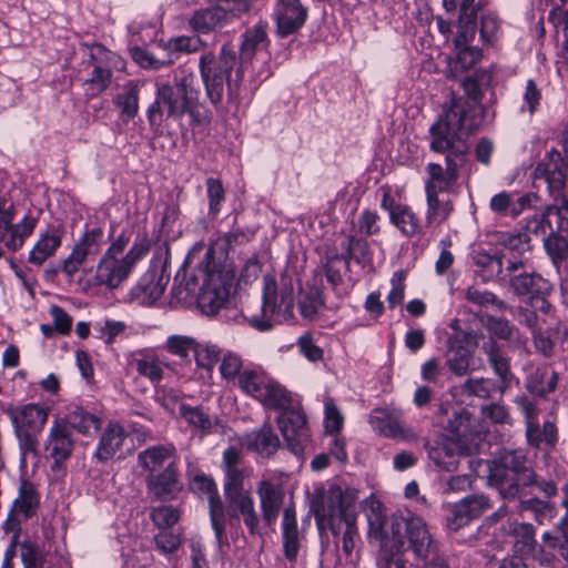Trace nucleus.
Instances as JSON below:
<instances>
[{"label":"nucleus","mask_w":568,"mask_h":568,"mask_svg":"<svg viewBox=\"0 0 568 568\" xmlns=\"http://www.w3.org/2000/svg\"><path fill=\"white\" fill-rule=\"evenodd\" d=\"M302 535L300 532L295 507L288 505L283 510L282 517V542L285 558L294 562L301 547Z\"/></svg>","instance_id":"obj_26"},{"label":"nucleus","mask_w":568,"mask_h":568,"mask_svg":"<svg viewBox=\"0 0 568 568\" xmlns=\"http://www.w3.org/2000/svg\"><path fill=\"white\" fill-rule=\"evenodd\" d=\"M523 104L520 106V111L528 112L529 115H532L541 101V91L538 89L536 82L529 79L526 82L525 90L523 93Z\"/></svg>","instance_id":"obj_62"},{"label":"nucleus","mask_w":568,"mask_h":568,"mask_svg":"<svg viewBox=\"0 0 568 568\" xmlns=\"http://www.w3.org/2000/svg\"><path fill=\"white\" fill-rule=\"evenodd\" d=\"M390 223L406 237H413L422 233L419 217L405 204H398L392 216Z\"/></svg>","instance_id":"obj_40"},{"label":"nucleus","mask_w":568,"mask_h":568,"mask_svg":"<svg viewBox=\"0 0 568 568\" xmlns=\"http://www.w3.org/2000/svg\"><path fill=\"white\" fill-rule=\"evenodd\" d=\"M507 258H514V256H508V254L505 252L495 255H490L485 252H477L473 256V261L476 266L481 270H488L491 274H496L500 282L501 276L505 273Z\"/></svg>","instance_id":"obj_45"},{"label":"nucleus","mask_w":568,"mask_h":568,"mask_svg":"<svg viewBox=\"0 0 568 568\" xmlns=\"http://www.w3.org/2000/svg\"><path fill=\"white\" fill-rule=\"evenodd\" d=\"M223 349L213 344H199L194 348V357L197 366L211 371L220 361Z\"/></svg>","instance_id":"obj_53"},{"label":"nucleus","mask_w":568,"mask_h":568,"mask_svg":"<svg viewBox=\"0 0 568 568\" xmlns=\"http://www.w3.org/2000/svg\"><path fill=\"white\" fill-rule=\"evenodd\" d=\"M220 361L221 376L227 382L235 379L239 382L241 373L243 372V359L241 355L232 351H223Z\"/></svg>","instance_id":"obj_52"},{"label":"nucleus","mask_w":568,"mask_h":568,"mask_svg":"<svg viewBox=\"0 0 568 568\" xmlns=\"http://www.w3.org/2000/svg\"><path fill=\"white\" fill-rule=\"evenodd\" d=\"M558 382V374L547 367L532 371L526 379V388L540 397L555 390Z\"/></svg>","instance_id":"obj_41"},{"label":"nucleus","mask_w":568,"mask_h":568,"mask_svg":"<svg viewBox=\"0 0 568 568\" xmlns=\"http://www.w3.org/2000/svg\"><path fill=\"white\" fill-rule=\"evenodd\" d=\"M149 250V240L143 236L133 243L124 256L103 255L97 265L95 284L110 290L118 288L129 277L134 265L148 254Z\"/></svg>","instance_id":"obj_7"},{"label":"nucleus","mask_w":568,"mask_h":568,"mask_svg":"<svg viewBox=\"0 0 568 568\" xmlns=\"http://www.w3.org/2000/svg\"><path fill=\"white\" fill-rule=\"evenodd\" d=\"M104 244V232L101 227L85 231L75 242L69 256L61 262L60 271L68 277H73L87 260L94 258L102 251Z\"/></svg>","instance_id":"obj_12"},{"label":"nucleus","mask_w":568,"mask_h":568,"mask_svg":"<svg viewBox=\"0 0 568 568\" xmlns=\"http://www.w3.org/2000/svg\"><path fill=\"white\" fill-rule=\"evenodd\" d=\"M274 17L278 34L285 37L304 26L307 19V8L302 4L301 0H277Z\"/></svg>","instance_id":"obj_19"},{"label":"nucleus","mask_w":568,"mask_h":568,"mask_svg":"<svg viewBox=\"0 0 568 568\" xmlns=\"http://www.w3.org/2000/svg\"><path fill=\"white\" fill-rule=\"evenodd\" d=\"M225 503L223 535L221 538L215 537L219 546L227 544L226 528L237 527L240 521H243L251 535L260 532V516L251 493L226 497Z\"/></svg>","instance_id":"obj_10"},{"label":"nucleus","mask_w":568,"mask_h":568,"mask_svg":"<svg viewBox=\"0 0 568 568\" xmlns=\"http://www.w3.org/2000/svg\"><path fill=\"white\" fill-rule=\"evenodd\" d=\"M245 473L240 468L226 469L224 481V497L251 493L244 488Z\"/></svg>","instance_id":"obj_57"},{"label":"nucleus","mask_w":568,"mask_h":568,"mask_svg":"<svg viewBox=\"0 0 568 568\" xmlns=\"http://www.w3.org/2000/svg\"><path fill=\"white\" fill-rule=\"evenodd\" d=\"M266 27L265 22H258L243 33L240 48V64L236 69V82L242 81L245 65L253 60L255 53L267 47Z\"/></svg>","instance_id":"obj_22"},{"label":"nucleus","mask_w":568,"mask_h":568,"mask_svg":"<svg viewBox=\"0 0 568 568\" xmlns=\"http://www.w3.org/2000/svg\"><path fill=\"white\" fill-rule=\"evenodd\" d=\"M248 8L246 0L239 1L236 9L227 0L221 6L196 11L190 19V26L197 33H209L222 27L230 18L246 12Z\"/></svg>","instance_id":"obj_13"},{"label":"nucleus","mask_w":568,"mask_h":568,"mask_svg":"<svg viewBox=\"0 0 568 568\" xmlns=\"http://www.w3.org/2000/svg\"><path fill=\"white\" fill-rule=\"evenodd\" d=\"M7 414L19 442L21 462L24 463L28 455L37 454L38 435L48 420L49 412L38 404H27L10 407Z\"/></svg>","instance_id":"obj_6"},{"label":"nucleus","mask_w":568,"mask_h":568,"mask_svg":"<svg viewBox=\"0 0 568 568\" xmlns=\"http://www.w3.org/2000/svg\"><path fill=\"white\" fill-rule=\"evenodd\" d=\"M341 247L346 260L355 258L357 262L371 260L369 245L364 239L346 235L341 243Z\"/></svg>","instance_id":"obj_46"},{"label":"nucleus","mask_w":568,"mask_h":568,"mask_svg":"<svg viewBox=\"0 0 568 568\" xmlns=\"http://www.w3.org/2000/svg\"><path fill=\"white\" fill-rule=\"evenodd\" d=\"M193 491L205 495L209 503V515L215 537L221 538L223 535V525L225 521L224 504L217 491L214 480L201 473L195 475L190 481Z\"/></svg>","instance_id":"obj_14"},{"label":"nucleus","mask_w":568,"mask_h":568,"mask_svg":"<svg viewBox=\"0 0 568 568\" xmlns=\"http://www.w3.org/2000/svg\"><path fill=\"white\" fill-rule=\"evenodd\" d=\"M506 386H498L494 379L490 378H468L464 384V389L476 397L487 399L496 392H503Z\"/></svg>","instance_id":"obj_48"},{"label":"nucleus","mask_w":568,"mask_h":568,"mask_svg":"<svg viewBox=\"0 0 568 568\" xmlns=\"http://www.w3.org/2000/svg\"><path fill=\"white\" fill-rule=\"evenodd\" d=\"M341 497V487L331 486L327 490H316L315 497L311 504V513L315 517L316 526L320 531L325 528L327 519L341 520V510L337 503Z\"/></svg>","instance_id":"obj_21"},{"label":"nucleus","mask_w":568,"mask_h":568,"mask_svg":"<svg viewBox=\"0 0 568 568\" xmlns=\"http://www.w3.org/2000/svg\"><path fill=\"white\" fill-rule=\"evenodd\" d=\"M542 242L554 264H559L568 257V240L558 232L552 231Z\"/></svg>","instance_id":"obj_49"},{"label":"nucleus","mask_w":568,"mask_h":568,"mask_svg":"<svg viewBox=\"0 0 568 568\" xmlns=\"http://www.w3.org/2000/svg\"><path fill=\"white\" fill-rule=\"evenodd\" d=\"M489 483L503 499L520 498L523 489L536 483V473L529 465L527 453L524 449L504 452L490 467Z\"/></svg>","instance_id":"obj_4"},{"label":"nucleus","mask_w":568,"mask_h":568,"mask_svg":"<svg viewBox=\"0 0 568 568\" xmlns=\"http://www.w3.org/2000/svg\"><path fill=\"white\" fill-rule=\"evenodd\" d=\"M405 271L398 270L393 273L390 278L392 288L387 295V303L389 308H395L403 303L405 296Z\"/></svg>","instance_id":"obj_60"},{"label":"nucleus","mask_w":568,"mask_h":568,"mask_svg":"<svg viewBox=\"0 0 568 568\" xmlns=\"http://www.w3.org/2000/svg\"><path fill=\"white\" fill-rule=\"evenodd\" d=\"M156 549L163 554L175 552L182 542L181 534L170 529H160L159 534L154 536Z\"/></svg>","instance_id":"obj_56"},{"label":"nucleus","mask_w":568,"mask_h":568,"mask_svg":"<svg viewBox=\"0 0 568 568\" xmlns=\"http://www.w3.org/2000/svg\"><path fill=\"white\" fill-rule=\"evenodd\" d=\"M367 520L369 538L379 541L376 557L378 568H406L403 558L405 536L416 558L427 560L436 555V546L423 518L393 515L386 519L382 504L372 500Z\"/></svg>","instance_id":"obj_1"},{"label":"nucleus","mask_w":568,"mask_h":568,"mask_svg":"<svg viewBox=\"0 0 568 568\" xmlns=\"http://www.w3.org/2000/svg\"><path fill=\"white\" fill-rule=\"evenodd\" d=\"M205 185L209 203V216L214 219L220 214L222 210V204L225 200V190L222 182L214 178H207Z\"/></svg>","instance_id":"obj_47"},{"label":"nucleus","mask_w":568,"mask_h":568,"mask_svg":"<svg viewBox=\"0 0 568 568\" xmlns=\"http://www.w3.org/2000/svg\"><path fill=\"white\" fill-rule=\"evenodd\" d=\"M527 444L537 449H552L558 442V429L555 423L547 420L542 426L537 423H530L526 427Z\"/></svg>","instance_id":"obj_32"},{"label":"nucleus","mask_w":568,"mask_h":568,"mask_svg":"<svg viewBox=\"0 0 568 568\" xmlns=\"http://www.w3.org/2000/svg\"><path fill=\"white\" fill-rule=\"evenodd\" d=\"M38 220L31 215H26L22 221L13 225L11 237L7 242V247L11 251L19 250L27 237H29L37 226Z\"/></svg>","instance_id":"obj_50"},{"label":"nucleus","mask_w":568,"mask_h":568,"mask_svg":"<svg viewBox=\"0 0 568 568\" xmlns=\"http://www.w3.org/2000/svg\"><path fill=\"white\" fill-rule=\"evenodd\" d=\"M176 463V449L173 445H155L138 454V465L151 475L164 469L166 465Z\"/></svg>","instance_id":"obj_27"},{"label":"nucleus","mask_w":568,"mask_h":568,"mask_svg":"<svg viewBox=\"0 0 568 568\" xmlns=\"http://www.w3.org/2000/svg\"><path fill=\"white\" fill-rule=\"evenodd\" d=\"M74 442L71 437V430L67 423L54 420L50 427L49 435L45 442V450L49 457L53 460L51 466L52 470H59L62 465L68 460L73 452Z\"/></svg>","instance_id":"obj_16"},{"label":"nucleus","mask_w":568,"mask_h":568,"mask_svg":"<svg viewBox=\"0 0 568 568\" xmlns=\"http://www.w3.org/2000/svg\"><path fill=\"white\" fill-rule=\"evenodd\" d=\"M151 519L160 529H169L180 519V511L172 506H159L152 509Z\"/></svg>","instance_id":"obj_58"},{"label":"nucleus","mask_w":568,"mask_h":568,"mask_svg":"<svg viewBox=\"0 0 568 568\" xmlns=\"http://www.w3.org/2000/svg\"><path fill=\"white\" fill-rule=\"evenodd\" d=\"M196 342L185 335H172L166 341V348L170 353L186 358L191 352L194 353Z\"/></svg>","instance_id":"obj_61"},{"label":"nucleus","mask_w":568,"mask_h":568,"mask_svg":"<svg viewBox=\"0 0 568 568\" xmlns=\"http://www.w3.org/2000/svg\"><path fill=\"white\" fill-rule=\"evenodd\" d=\"M245 440L250 449L267 457L280 447V439L270 425H263L260 429L248 433Z\"/></svg>","instance_id":"obj_36"},{"label":"nucleus","mask_w":568,"mask_h":568,"mask_svg":"<svg viewBox=\"0 0 568 568\" xmlns=\"http://www.w3.org/2000/svg\"><path fill=\"white\" fill-rule=\"evenodd\" d=\"M230 290L221 273H209L197 296V306L206 315H215L227 302Z\"/></svg>","instance_id":"obj_17"},{"label":"nucleus","mask_w":568,"mask_h":568,"mask_svg":"<svg viewBox=\"0 0 568 568\" xmlns=\"http://www.w3.org/2000/svg\"><path fill=\"white\" fill-rule=\"evenodd\" d=\"M519 499L517 505V510L519 513L530 511L534 514L535 519L542 524L545 520L552 518V507L551 505L539 498H529L523 499V496Z\"/></svg>","instance_id":"obj_51"},{"label":"nucleus","mask_w":568,"mask_h":568,"mask_svg":"<svg viewBox=\"0 0 568 568\" xmlns=\"http://www.w3.org/2000/svg\"><path fill=\"white\" fill-rule=\"evenodd\" d=\"M139 94V84L134 81H128L113 98V103L120 110V118L123 122L131 121L138 114Z\"/></svg>","instance_id":"obj_33"},{"label":"nucleus","mask_w":568,"mask_h":568,"mask_svg":"<svg viewBox=\"0 0 568 568\" xmlns=\"http://www.w3.org/2000/svg\"><path fill=\"white\" fill-rule=\"evenodd\" d=\"M369 424L375 432L385 437L406 442L418 438L416 432L400 420L399 413L396 410L376 408L369 416Z\"/></svg>","instance_id":"obj_15"},{"label":"nucleus","mask_w":568,"mask_h":568,"mask_svg":"<svg viewBox=\"0 0 568 568\" xmlns=\"http://www.w3.org/2000/svg\"><path fill=\"white\" fill-rule=\"evenodd\" d=\"M487 329L497 338L507 341L510 347L518 349L526 347L527 338L521 335L518 327L504 317L488 316Z\"/></svg>","instance_id":"obj_34"},{"label":"nucleus","mask_w":568,"mask_h":568,"mask_svg":"<svg viewBox=\"0 0 568 568\" xmlns=\"http://www.w3.org/2000/svg\"><path fill=\"white\" fill-rule=\"evenodd\" d=\"M179 477L176 463L170 462V465H166L164 469L145 477L146 488L155 499L173 498L181 489Z\"/></svg>","instance_id":"obj_20"},{"label":"nucleus","mask_w":568,"mask_h":568,"mask_svg":"<svg viewBox=\"0 0 568 568\" xmlns=\"http://www.w3.org/2000/svg\"><path fill=\"white\" fill-rule=\"evenodd\" d=\"M60 420L67 423L69 429L73 428L82 435H93L101 427V419L97 415L79 406L71 409L65 417Z\"/></svg>","instance_id":"obj_38"},{"label":"nucleus","mask_w":568,"mask_h":568,"mask_svg":"<svg viewBox=\"0 0 568 568\" xmlns=\"http://www.w3.org/2000/svg\"><path fill=\"white\" fill-rule=\"evenodd\" d=\"M132 365H134L139 375L148 378L151 383L158 384L163 378V367L166 364L153 352L139 351L132 355Z\"/></svg>","instance_id":"obj_30"},{"label":"nucleus","mask_w":568,"mask_h":568,"mask_svg":"<svg viewBox=\"0 0 568 568\" xmlns=\"http://www.w3.org/2000/svg\"><path fill=\"white\" fill-rule=\"evenodd\" d=\"M501 283L508 285L517 297L530 298L535 294H550L552 285L535 271H528L527 260L518 256L507 258Z\"/></svg>","instance_id":"obj_8"},{"label":"nucleus","mask_w":568,"mask_h":568,"mask_svg":"<svg viewBox=\"0 0 568 568\" xmlns=\"http://www.w3.org/2000/svg\"><path fill=\"white\" fill-rule=\"evenodd\" d=\"M179 414L187 424L207 432L212 428V420L201 407H191L185 404L179 406Z\"/></svg>","instance_id":"obj_54"},{"label":"nucleus","mask_w":568,"mask_h":568,"mask_svg":"<svg viewBox=\"0 0 568 568\" xmlns=\"http://www.w3.org/2000/svg\"><path fill=\"white\" fill-rule=\"evenodd\" d=\"M429 459L442 470H455L458 464V456L462 445L450 438H444L434 446L426 445Z\"/></svg>","instance_id":"obj_28"},{"label":"nucleus","mask_w":568,"mask_h":568,"mask_svg":"<svg viewBox=\"0 0 568 568\" xmlns=\"http://www.w3.org/2000/svg\"><path fill=\"white\" fill-rule=\"evenodd\" d=\"M500 244L505 250L521 255L530 248V236L527 233L506 234Z\"/></svg>","instance_id":"obj_64"},{"label":"nucleus","mask_w":568,"mask_h":568,"mask_svg":"<svg viewBox=\"0 0 568 568\" xmlns=\"http://www.w3.org/2000/svg\"><path fill=\"white\" fill-rule=\"evenodd\" d=\"M240 62L232 47L224 44L220 53L204 52L199 60V70L205 88V94L211 104L217 106L224 97L227 83V95L233 99V88L230 82L232 71L237 69Z\"/></svg>","instance_id":"obj_5"},{"label":"nucleus","mask_w":568,"mask_h":568,"mask_svg":"<svg viewBox=\"0 0 568 568\" xmlns=\"http://www.w3.org/2000/svg\"><path fill=\"white\" fill-rule=\"evenodd\" d=\"M481 351L494 373L499 377L503 385L507 386L511 377L509 359L504 355L500 345L493 338L484 342Z\"/></svg>","instance_id":"obj_37"},{"label":"nucleus","mask_w":568,"mask_h":568,"mask_svg":"<svg viewBox=\"0 0 568 568\" xmlns=\"http://www.w3.org/2000/svg\"><path fill=\"white\" fill-rule=\"evenodd\" d=\"M171 87L185 100L193 109L200 97L196 77L191 68L179 67L173 71Z\"/></svg>","instance_id":"obj_31"},{"label":"nucleus","mask_w":568,"mask_h":568,"mask_svg":"<svg viewBox=\"0 0 568 568\" xmlns=\"http://www.w3.org/2000/svg\"><path fill=\"white\" fill-rule=\"evenodd\" d=\"M237 385L244 394L258 400L264 407L281 410L277 425L287 447L293 453L303 450L310 437L306 417L301 410L290 408L287 390L258 368L243 369Z\"/></svg>","instance_id":"obj_3"},{"label":"nucleus","mask_w":568,"mask_h":568,"mask_svg":"<svg viewBox=\"0 0 568 568\" xmlns=\"http://www.w3.org/2000/svg\"><path fill=\"white\" fill-rule=\"evenodd\" d=\"M554 214L561 219V209H558V205H547L541 213L527 219L524 233L541 237L544 241L554 231L549 220Z\"/></svg>","instance_id":"obj_42"},{"label":"nucleus","mask_w":568,"mask_h":568,"mask_svg":"<svg viewBox=\"0 0 568 568\" xmlns=\"http://www.w3.org/2000/svg\"><path fill=\"white\" fill-rule=\"evenodd\" d=\"M187 112L192 113V108L168 81L158 85L155 100L148 109V120L151 126H160L164 120H179Z\"/></svg>","instance_id":"obj_11"},{"label":"nucleus","mask_w":568,"mask_h":568,"mask_svg":"<svg viewBox=\"0 0 568 568\" xmlns=\"http://www.w3.org/2000/svg\"><path fill=\"white\" fill-rule=\"evenodd\" d=\"M469 109L468 99L453 97L445 114L430 126V149L438 153L448 152V154L445 169L437 163L427 164L425 192L444 193L456 184L459 178V168L464 164L468 152V145L460 141L459 133L463 130H470V124L467 123Z\"/></svg>","instance_id":"obj_2"},{"label":"nucleus","mask_w":568,"mask_h":568,"mask_svg":"<svg viewBox=\"0 0 568 568\" xmlns=\"http://www.w3.org/2000/svg\"><path fill=\"white\" fill-rule=\"evenodd\" d=\"M459 48L457 58L449 62L447 77H457L458 73L468 70L481 59V51L477 47L463 45Z\"/></svg>","instance_id":"obj_43"},{"label":"nucleus","mask_w":568,"mask_h":568,"mask_svg":"<svg viewBox=\"0 0 568 568\" xmlns=\"http://www.w3.org/2000/svg\"><path fill=\"white\" fill-rule=\"evenodd\" d=\"M124 438L123 427L116 423H109L100 437L94 457L101 463L110 460L122 447Z\"/></svg>","instance_id":"obj_29"},{"label":"nucleus","mask_w":568,"mask_h":568,"mask_svg":"<svg viewBox=\"0 0 568 568\" xmlns=\"http://www.w3.org/2000/svg\"><path fill=\"white\" fill-rule=\"evenodd\" d=\"M64 229L58 224L48 225L39 233V237L29 253L28 261L41 266L48 258L53 256L62 244Z\"/></svg>","instance_id":"obj_24"},{"label":"nucleus","mask_w":568,"mask_h":568,"mask_svg":"<svg viewBox=\"0 0 568 568\" xmlns=\"http://www.w3.org/2000/svg\"><path fill=\"white\" fill-rule=\"evenodd\" d=\"M206 43L200 37L180 36L168 41L166 48L171 53H193L203 50Z\"/></svg>","instance_id":"obj_55"},{"label":"nucleus","mask_w":568,"mask_h":568,"mask_svg":"<svg viewBox=\"0 0 568 568\" xmlns=\"http://www.w3.org/2000/svg\"><path fill=\"white\" fill-rule=\"evenodd\" d=\"M90 58L93 70L87 83L91 87L93 94H99L111 84L112 71L110 64L116 59V55L104 47L97 44L91 48Z\"/></svg>","instance_id":"obj_18"},{"label":"nucleus","mask_w":568,"mask_h":568,"mask_svg":"<svg viewBox=\"0 0 568 568\" xmlns=\"http://www.w3.org/2000/svg\"><path fill=\"white\" fill-rule=\"evenodd\" d=\"M471 353L466 347L450 346L447 352L446 364L456 376H465L471 371Z\"/></svg>","instance_id":"obj_44"},{"label":"nucleus","mask_w":568,"mask_h":568,"mask_svg":"<svg viewBox=\"0 0 568 568\" xmlns=\"http://www.w3.org/2000/svg\"><path fill=\"white\" fill-rule=\"evenodd\" d=\"M438 192H426V223L442 224L449 219L454 212V203L445 197L439 196Z\"/></svg>","instance_id":"obj_39"},{"label":"nucleus","mask_w":568,"mask_h":568,"mask_svg":"<svg viewBox=\"0 0 568 568\" xmlns=\"http://www.w3.org/2000/svg\"><path fill=\"white\" fill-rule=\"evenodd\" d=\"M446 11L452 12L459 8L462 20H476L480 9L479 2L476 0H443Z\"/></svg>","instance_id":"obj_59"},{"label":"nucleus","mask_w":568,"mask_h":568,"mask_svg":"<svg viewBox=\"0 0 568 568\" xmlns=\"http://www.w3.org/2000/svg\"><path fill=\"white\" fill-rule=\"evenodd\" d=\"M40 505V495L36 486L22 479L18 489V497L12 504V511H18L24 519H29L36 515Z\"/></svg>","instance_id":"obj_35"},{"label":"nucleus","mask_w":568,"mask_h":568,"mask_svg":"<svg viewBox=\"0 0 568 568\" xmlns=\"http://www.w3.org/2000/svg\"><path fill=\"white\" fill-rule=\"evenodd\" d=\"M21 560L24 568H43L44 556L34 544L22 542L20 546Z\"/></svg>","instance_id":"obj_63"},{"label":"nucleus","mask_w":568,"mask_h":568,"mask_svg":"<svg viewBox=\"0 0 568 568\" xmlns=\"http://www.w3.org/2000/svg\"><path fill=\"white\" fill-rule=\"evenodd\" d=\"M256 494L260 499L263 520L268 526L275 524L285 498L283 487L263 479L257 484Z\"/></svg>","instance_id":"obj_25"},{"label":"nucleus","mask_w":568,"mask_h":568,"mask_svg":"<svg viewBox=\"0 0 568 568\" xmlns=\"http://www.w3.org/2000/svg\"><path fill=\"white\" fill-rule=\"evenodd\" d=\"M561 166V152L551 149L535 169V176L545 180L551 195H561L565 189L566 174Z\"/></svg>","instance_id":"obj_23"},{"label":"nucleus","mask_w":568,"mask_h":568,"mask_svg":"<svg viewBox=\"0 0 568 568\" xmlns=\"http://www.w3.org/2000/svg\"><path fill=\"white\" fill-rule=\"evenodd\" d=\"M281 291L273 275H265L263 278V302L262 315H254L250 318V324L257 331L265 332L272 328L271 320L277 310L284 307L288 310L293 303V287L284 278Z\"/></svg>","instance_id":"obj_9"}]
</instances>
